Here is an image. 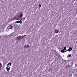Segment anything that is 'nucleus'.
<instances>
[{
	"instance_id": "obj_10",
	"label": "nucleus",
	"mask_w": 77,
	"mask_h": 77,
	"mask_svg": "<svg viewBox=\"0 0 77 77\" xmlns=\"http://www.w3.org/2000/svg\"><path fill=\"white\" fill-rule=\"evenodd\" d=\"M38 7L39 8H41V5L39 4V5H38Z\"/></svg>"
},
{
	"instance_id": "obj_14",
	"label": "nucleus",
	"mask_w": 77,
	"mask_h": 77,
	"mask_svg": "<svg viewBox=\"0 0 77 77\" xmlns=\"http://www.w3.org/2000/svg\"><path fill=\"white\" fill-rule=\"evenodd\" d=\"M28 47H29V45H26V48H28Z\"/></svg>"
},
{
	"instance_id": "obj_7",
	"label": "nucleus",
	"mask_w": 77,
	"mask_h": 77,
	"mask_svg": "<svg viewBox=\"0 0 77 77\" xmlns=\"http://www.w3.org/2000/svg\"><path fill=\"white\" fill-rule=\"evenodd\" d=\"M61 53H65V51H64V50H62L61 51Z\"/></svg>"
},
{
	"instance_id": "obj_1",
	"label": "nucleus",
	"mask_w": 77,
	"mask_h": 77,
	"mask_svg": "<svg viewBox=\"0 0 77 77\" xmlns=\"http://www.w3.org/2000/svg\"><path fill=\"white\" fill-rule=\"evenodd\" d=\"M72 50V48L70 47L69 48V49L67 50V51H71Z\"/></svg>"
},
{
	"instance_id": "obj_6",
	"label": "nucleus",
	"mask_w": 77,
	"mask_h": 77,
	"mask_svg": "<svg viewBox=\"0 0 77 77\" xmlns=\"http://www.w3.org/2000/svg\"><path fill=\"white\" fill-rule=\"evenodd\" d=\"M22 23H23V20H20L19 21V23L20 24H22Z\"/></svg>"
},
{
	"instance_id": "obj_9",
	"label": "nucleus",
	"mask_w": 77,
	"mask_h": 77,
	"mask_svg": "<svg viewBox=\"0 0 77 77\" xmlns=\"http://www.w3.org/2000/svg\"><path fill=\"white\" fill-rule=\"evenodd\" d=\"M71 56V55L69 54V55H68V57H70Z\"/></svg>"
},
{
	"instance_id": "obj_3",
	"label": "nucleus",
	"mask_w": 77,
	"mask_h": 77,
	"mask_svg": "<svg viewBox=\"0 0 77 77\" xmlns=\"http://www.w3.org/2000/svg\"><path fill=\"white\" fill-rule=\"evenodd\" d=\"M8 28H9V29H12V26L11 25H9L8 27Z\"/></svg>"
},
{
	"instance_id": "obj_16",
	"label": "nucleus",
	"mask_w": 77,
	"mask_h": 77,
	"mask_svg": "<svg viewBox=\"0 0 77 77\" xmlns=\"http://www.w3.org/2000/svg\"><path fill=\"white\" fill-rule=\"evenodd\" d=\"M24 36H26V35H24Z\"/></svg>"
},
{
	"instance_id": "obj_13",
	"label": "nucleus",
	"mask_w": 77,
	"mask_h": 77,
	"mask_svg": "<svg viewBox=\"0 0 77 77\" xmlns=\"http://www.w3.org/2000/svg\"><path fill=\"white\" fill-rule=\"evenodd\" d=\"M17 23H20V22L19 21H17L16 22Z\"/></svg>"
},
{
	"instance_id": "obj_12",
	"label": "nucleus",
	"mask_w": 77,
	"mask_h": 77,
	"mask_svg": "<svg viewBox=\"0 0 77 77\" xmlns=\"http://www.w3.org/2000/svg\"><path fill=\"white\" fill-rule=\"evenodd\" d=\"M2 64L1 63H0V67H2Z\"/></svg>"
},
{
	"instance_id": "obj_5",
	"label": "nucleus",
	"mask_w": 77,
	"mask_h": 77,
	"mask_svg": "<svg viewBox=\"0 0 77 77\" xmlns=\"http://www.w3.org/2000/svg\"><path fill=\"white\" fill-rule=\"evenodd\" d=\"M55 33H59V30H55L54 32Z\"/></svg>"
},
{
	"instance_id": "obj_8",
	"label": "nucleus",
	"mask_w": 77,
	"mask_h": 77,
	"mask_svg": "<svg viewBox=\"0 0 77 77\" xmlns=\"http://www.w3.org/2000/svg\"><path fill=\"white\" fill-rule=\"evenodd\" d=\"M8 65H11V63H9L7 65V66H8Z\"/></svg>"
},
{
	"instance_id": "obj_4",
	"label": "nucleus",
	"mask_w": 77,
	"mask_h": 77,
	"mask_svg": "<svg viewBox=\"0 0 77 77\" xmlns=\"http://www.w3.org/2000/svg\"><path fill=\"white\" fill-rule=\"evenodd\" d=\"M23 14L22 13H21L20 15V16L19 17L20 18H22V17H23Z\"/></svg>"
},
{
	"instance_id": "obj_15",
	"label": "nucleus",
	"mask_w": 77,
	"mask_h": 77,
	"mask_svg": "<svg viewBox=\"0 0 77 77\" xmlns=\"http://www.w3.org/2000/svg\"><path fill=\"white\" fill-rule=\"evenodd\" d=\"M66 47L64 48V50H66Z\"/></svg>"
},
{
	"instance_id": "obj_2",
	"label": "nucleus",
	"mask_w": 77,
	"mask_h": 77,
	"mask_svg": "<svg viewBox=\"0 0 77 77\" xmlns=\"http://www.w3.org/2000/svg\"><path fill=\"white\" fill-rule=\"evenodd\" d=\"M6 69L7 71H9V69H10V67L9 66H7L6 67Z\"/></svg>"
},
{
	"instance_id": "obj_17",
	"label": "nucleus",
	"mask_w": 77,
	"mask_h": 77,
	"mask_svg": "<svg viewBox=\"0 0 77 77\" xmlns=\"http://www.w3.org/2000/svg\"><path fill=\"white\" fill-rule=\"evenodd\" d=\"M51 65H53V63H52Z\"/></svg>"
},
{
	"instance_id": "obj_11",
	"label": "nucleus",
	"mask_w": 77,
	"mask_h": 77,
	"mask_svg": "<svg viewBox=\"0 0 77 77\" xmlns=\"http://www.w3.org/2000/svg\"><path fill=\"white\" fill-rule=\"evenodd\" d=\"M51 71H52V69H51L49 70V72H51Z\"/></svg>"
}]
</instances>
